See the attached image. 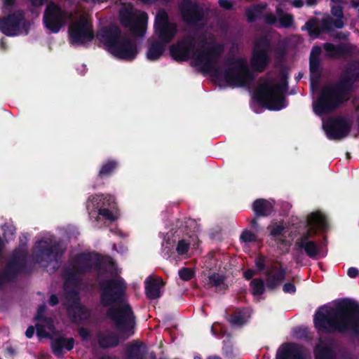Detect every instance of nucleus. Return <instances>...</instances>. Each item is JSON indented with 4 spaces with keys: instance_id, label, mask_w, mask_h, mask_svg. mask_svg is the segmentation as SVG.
Masks as SVG:
<instances>
[{
    "instance_id": "1",
    "label": "nucleus",
    "mask_w": 359,
    "mask_h": 359,
    "mask_svg": "<svg viewBox=\"0 0 359 359\" xmlns=\"http://www.w3.org/2000/svg\"><path fill=\"white\" fill-rule=\"evenodd\" d=\"M100 304L108 308L106 316L114 327L127 337L135 333V316L129 304H123L127 284L123 278H108L100 281Z\"/></svg>"
},
{
    "instance_id": "2",
    "label": "nucleus",
    "mask_w": 359,
    "mask_h": 359,
    "mask_svg": "<svg viewBox=\"0 0 359 359\" xmlns=\"http://www.w3.org/2000/svg\"><path fill=\"white\" fill-rule=\"evenodd\" d=\"M313 324L318 334L339 332L359 336V303L343 298L334 307L322 306L313 316Z\"/></svg>"
},
{
    "instance_id": "3",
    "label": "nucleus",
    "mask_w": 359,
    "mask_h": 359,
    "mask_svg": "<svg viewBox=\"0 0 359 359\" xmlns=\"http://www.w3.org/2000/svg\"><path fill=\"white\" fill-rule=\"evenodd\" d=\"M359 81V61L348 62L337 81L323 87L313 104V111L322 116L334 111L348 101L354 84Z\"/></svg>"
},
{
    "instance_id": "4",
    "label": "nucleus",
    "mask_w": 359,
    "mask_h": 359,
    "mask_svg": "<svg viewBox=\"0 0 359 359\" xmlns=\"http://www.w3.org/2000/svg\"><path fill=\"white\" fill-rule=\"evenodd\" d=\"M96 36L115 57L129 61L137 57L138 50L136 42L123 33L116 25L110 24L102 27L98 30Z\"/></svg>"
},
{
    "instance_id": "5",
    "label": "nucleus",
    "mask_w": 359,
    "mask_h": 359,
    "mask_svg": "<svg viewBox=\"0 0 359 359\" xmlns=\"http://www.w3.org/2000/svg\"><path fill=\"white\" fill-rule=\"evenodd\" d=\"M308 229L303 232L295 242L297 250L304 251L305 254L313 259L324 257L325 254L323 252L321 241L311 240L318 231H325L328 227L325 216L320 212L311 213L307 217Z\"/></svg>"
},
{
    "instance_id": "6",
    "label": "nucleus",
    "mask_w": 359,
    "mask_h": 359,
    "mask_svg": "<svg viewBox=\"0 0 359 359\" xmlns=\"http://www.w3.org/2000/svg\"><path fill=\"white\" fill-rule=\"evenodd\" d=\"M102 269L103 260L99 253L79 252L69 261V265L62 269L65 284L77 285L80 281V276L89 273L93 269L100 271Z\"/></svg>"
},
{
    "instance_id": "7",
    "label": "nucleus",
    "mask_w": 359,
    "mask_h": 359,
    "mask_svg": "<svg viewBox=\"0 0 359 359\" xmlns=\"http://www.w3.org/2000/svg\"><path fill=\"white\" fill-rule=\"evenodd\" d=\"M288 72L282 68L280 71V81L276 84L264 83L257 90L255 98L262 105L269 110H280L285 107L284 93L288 88Z\"/></svg>"
},
{
    "instance_id": "8",
    "label": "nucleus",
    "mask_w": 359,
    "mask_h": 359,
    "mask_svg": "<svg viewBox=\"0 0 359 359\" xmlns=\"http://www.w3.org/2000/svg\"><path fill=\"white\" fill-rule=\"evenodd\" d=\"M266 275V287L269 291L276 290L284 281L286 277V269L281 262L275 261L269 264L264 272ZM252 294L259 296L265 292L264 281L262 278H254L250 282Z\"/></svg>"
},
{
    "instance_id": "9",
    "label": "nucleus",
    "mask_w": 359,
    "mask_h": 359,
    "mask_svg": "<svg viewBox=\"0 0 359 359\" xmlns=\"http://www.w3.org/2000/svg\"><path fill=\"white\" fill-rule=\"evenodd\" d=\"M224 50V45L216 42L208 46H202L201 48L196 49L194 61H192L191 64L194 66H201L202 70L205 72H214V75L218 76L220 71L215 66Z\"/></svg>"
},
{
    "instance_id": "10",
    "label": "nucleus",
    "mask_w": 359,
    "mask_h": 359,
    "mask_svg": "<svg viewBox=\"0 0 359 359\" xmlns=\"http://www.w3.org/2000/svg\"><path fill=\"white\" fill-rule=\"evenodd\" d=\"M230 65L224 69L223 76L225 82L231 87H245L251 84L255 80L253 73L248 65L241 59L228 60Z\"/></svg>"
},
{
    "instance_id": "11",
    "label": "nucleus",
    "mask_w": 359,
    "mask_h": 359,
    "mask_svg": "<svg viewBox=\"0 0 359 359\" xmlns=\"http://www.w3.org/2000/svg\"><path fill=\"white\" fill-rule=\"evenodd\" d=\"M65 252L62 243L55 241L52 243L49 239H41L36 242L34 246V256L37 262H58Z\"/></svg>"
},
{
    "instance_id": "12",
    "label": "nucleus",
    "mask_w": 359,
    "mask_h": 359,
    "mask_svg": "<svg viewBox=\"0 0 359 359\" xmlns=\"http://www.w3.org/2000/svg\"><path fill=\"white\" fill-rule=\"evenodd\" d=\"M119 21L133 35L142 36L147 30L148 15L145 12H140L137 15L130 8H123L119 12Z\"/></svg>"
},
{
    "instance_id": "13",
    "label": "nucleus",
    "mask_w": 359,
    "mask_h": 359,
    "mask_svg": "<svg viewBox=\"0 0 359 359\" xmlns=\"http://www.w3.org/2000/svg\"><path fill=\"white\" fill-rule=\"evenodd\" d=\"M154 29L158 41L166 44L172 41L177 33L176 24L170 22L168 14L163 8L156 15Z\"/></svg>"
},
{
    "instance_id": "14",
    "label": "nucleus",
    "mask_w": 359,
    "mask_h": 359,
    "mask_svg": "<svg viewBox=\"0 0 359 359\" xmlns=\"http://www.w3.org/2000/svg\"><path fill=\"white\" fill-rule=\"evenodd\" d=\"M66 300L65 306L72 322L78 323L81 320H88L90 317V310L81 304L79 294L76 290L72 289L66 292Z\"/></svg>"
},
{
    "instance_id": "15",
    "label": "nucleus",
    "mask_w": 359,
    "mask_h": 359,
    "mask_svg": "<svg viewBox=\"0 0 359 359\" xmlns=\"http://www.w3.org/2000/svg\"><path fill=\"white\" fill-rule=\"evenodd\" d=\"M22 22V29L25 34H27L30 25L25 20V13L22 10L0 17V32L8 36H17L20 33V25Z\"/></svg>"
},
{
    "instance_id": "16",
    "label": "nucleus",
    "mask_w": 359,
    "mask_h": 359,
    "mask_svg": "<svg viewBox=\"0 0 359 359\" xmlns=\"http://www.w3.org/2000/svg\"><path fill=\"white\" fill-rule=\"evenodd\" d=\"M196 41L194 36L187 34L170 47V55L177 62L194 61Z\"/></svg>"
},
{
    "instance_id": "17",
    "label": "nucleus",
    "mask_w": 359,
    "mask_h": 359,
    "mask_svg": "<svg viewBox=\"0 0 359 359\" xmlns=\"http://www.w3.org/2000/svg\"><path fill=\"white\" fill-rule=\"evenodd\" d=\"M270 42L262 37L256 41L250 58L252 69L256 72H263L270 63Z\"/></svg>"
},
{
    "instance_id": "18",
    "label": "nucleus",
    "mask_w": 359,
    "mask_h": 359,
    "mask_svg": "<svg viewBox=\"0 0 359 359\" xmlns=\"http://www.w3.org/2000/svg\"><path fill=\"white\" fill-rule=\"evenodd\" d=\"M65 11L55 2H49L43 16V22L46 28L52 33H57L65 24Z\"/></svg>"
},
{
    "instance_id": "19",
    "label": "nucleus",
    "mask_w": 359,
    "mask_h": 359,
    "mask_svg": "<svg viewBox=\"0 0 359 359\" xmlns=\"http://www.w3.org/2000/svg\"><path fill=\"white\" fill-rule=\"evenodd\" d=\"M351 123L344 117L337 116L330 118L323 124L326 136L331 140H341L350 133Z\"/></svg>"
},
{
    "instance_id": "20",
    "label": "nucleus",
    "mask_w": 359,
    "mask_h": 359,
    "mask_svg": "<svg viewBox=\"0 0 359 359\" xmlns=\"http://www.w3.org/2000/svg\"><path fill=\"white\" fill-rule=\"evenodd\" d=\"M179 9L182 19L187 25L196 26L204 18L203 8L196 1L182 0Z\"/></svg>"
},
{
    "instance_id": "21",
    "label": "nucleus",
    "mask_w": 359,
    "mask_h": 359,
    "mask_svg": "<svg viewBox=\"0 0 359 359\" xmlns=\"http://www.w3.org/2000/svg\"><path fill=\"white\" fill-rule=\"evenodd\" d=\"M69 41L74 45H83L95 37L91 25L86 20H81L69 28Z\"/></svg>"
},
{
    "instance_id": "22",
    "label": "nucleus",
    "mask_w": 359,
    "mask_h": 359,
    "mask_svg": "<svg viewBox=\"0 0 359 359\" xmlns=\"http://www.w3.org/2000/svg\"><path fill=\"white\" fill-rule=\"evenodd\" d=\"M27 257L25 252L15 253L11 259L7 263L4 272L0 271V287L18 273H23L27 267Z\"/></svg>"
},
{
    "instance_id": "23",
    "label": "nucleus",
    "mask_w": 359,
    "mask_h": 359,
    "mask_svg": "<svg viewBox=\"0 0 359 359\" xmlns=\"http://www.w3.org/2000/svg\"><path fill=\"white\" fill-rule=\"evenodd\" d=\"M306 348L300 344L285 342L276 351L275 359H306Z\"/></svg>"
},
{
    "instance_id": "24",
    "label": "nucleus",
    "mask_w": 359,
    "mask_h": 359,
    "mask_svg": "<svg viewBox=\"0 0 359 359\" xmlns=\"http://www.w3.org/2000/svg\"><path fill=\"white\" fill-rule=\"evenodd\" d=\"M117 208L114 196L109 194H95L88 197L86 208L90 210L102 208Z\"/></svg>"
},
{
    "instance_id": "25",
    "label": "nucleus",
    "mask_w": 359,
    "mask_h": 359,
    "mask_svg": "<svg viewBox=\"0 0 359 359\" xmlns=\"http://www.w3.org/2000/svg\"><path fill=\"white\" fill-rule=\"evenodd\" d=\"M149 348L145 343L134 340L127 344L125 353L126 359H146Z\"/></svg>"
},
{
    "instance_id": "26",
    "label": "nucleus",
    "mask_w": 359,
    "mask_h": 359,
    "mask_svg": "<svg viewBox=\"0 0 359 359\" xmlns=\"http://www.w3.org/2000/svg\"><path fill=\"white\" fill-rule=\"evenodd\" d=\"M314 359H336L332 341L320 338L314 348Z\"/></svg>"
},
{
    "instance_id": "27",
    "label": "nucleus",
    "mask_w": 359,
    "mask_h": 359,
    "mask_svg": "<svg viewBox=\"0 0 359 359\" xmlns=\"http://www.w3.org/2000/svg\"><path fill=\"white\" fill-rule=\"evenodd\" d=\"M251 312L249 308L238 307L234 311L226 316L227 321L233 327H242L247 323L250 318Z\"/></svg>"
},
{
    "instance_id": "28",
    "label": "nucleus",
    "mask_w": 359,
    "mask_h": 359,
    "mask_svg": "<svg viewBox=\"0 0 359 359\" xmlns=\"http://www.w3.org/2000/svg\"><path fill=\"white\" fill-rule=\"evenodd\" d=\"M252 208L256 217H268L274 211V201L257 198L253 202Z\"/></svg>"
},
{
    "instance_id": "29",
    "label": "nucleus",
    "mask_w": 359,
    "mask_h": 359,
    "mask_svg": "<svg viewBox=\"0 0 359 359\" xmlns=\"http://www.w3.org/2000/svg\"><path fill=\"white\" fill-rule=\"evenodd\" d=\"M145 294L150 300H154L161 297V288L165 285L162 278H148L145 280Z\"/></svg>"
},
{
    "instance_id": "30",
    "label": "nucleus",
    "mask_w": 359,
    "mask_h": 359,
    "mask_svg": "<svg viewBox=\"0 0 359 359\" xmlns=\"http://www.w3.org/2000/svg\"><path fill=\"white\" fill-rule=\"evenodd\" d=\"M119 167V162L116 159L109 158L102 162L97 172V177L100 180L108 179L111 177Z\"/></svg>"
},
{
    "instance_id": "31",
    "label": "nucleus",
    "mask_w": 359,
    "mask_h": 359,
    "mask_svg": "<svg viewBox=\"0 0 359 359\" xmlns=\"http://www.w3.org/2000/svg\"><path fill=\"white\" fill-rule=\"evenodd\" d=\"M309 70L311 85H317L321 77L320 62L319 57L311 55L309 57Z\"/></svg>"
},
{
    "instance_id": "32",
    "label": "nucleus",
    "mask_w": 359,
    "mask_h": 359,
    "mask_svg": "<svg viewBox=\"0 0 359 359\" xmlns=\"http://www.w3.org/2000/svg\"><path fill=\"white\" fill-rule=\"evenodd\" d=\"M166 43L155 40L152 41L147 52V58L149 61H156L161 58L165 50Z\"/></svg>"
},
{
    "instance_id": "33",
    "label": "nucleus",
    "mask_w": 359,
    "mask_h": 359,
    "mask_svg": "<svg viewBox=\"0 0 359 359\" xmlns=\"http://www.w3.org/2000/svg\"><path fill=\"white\" fill-rule=\"evenodd\" d=\"M323 48L326 51L327 55L331 57H339L348 55L351 51L348 47L344 44L334 45L332 43H325Z\"/></svg>"
},
{
    "instance_id": "34",
    "label": "nucleus",
    "mask_w": 359,
    "mask_h": 359,
    "mask_svg": "<svg viewBox=\"0 0 359 359\" xmlns=\"http://www.w3.org/2000/svg\"><path fill=\"white\" fill-rule=\"evenodd\" d=\"M74 340L73 338L59 337L52 343L53 353L59 355L64 349L71 351L74 348Z\"/></svg>"
},
{
    "instance_id": "35",
    "label": "nucleus",
    "mask_w": 359,
    "mask_h": 359,
    "mask_svg": "<svg viewBox=\"0 0 359 359\" xmlns=\"http://www.w3.org/2000/svg\"><path fill=\"white\" fill-rule=\"evenodd\" d=\"M98 345L103 348L116 347L119 344L118 337L114 334H100L97 337Z\"/></svg>"
},
{
    "instance_id": "36",
    "label": "nucleus",
    "mask_w": 359,
    "mask_h": 359,
    "mask_svg": "<svg viewBox=\"0 0 359 359\" xmlns=\"http://www.w3.org/2000/svg\"><path fill=\"white\" fill-rule=\"evenodd\" d=\"M266 7V4H257L248 8L245 11V15L249 22H254L257 20Z\"/></svg>"
},
{
    "instance_id": "37",
    "label": "nucleus",
    "mask_w": 359,
    "mask_h": 359,
    "mask_svg": "<svg viewBox=\"0 0 359 359\" xmlns=\"http://www.w3.org/2000/svg\"><path fill=\"white\" fill-rule=\"evenodd\" d=\"M223 353L226 358H233L238 357L237 351H234L233 342L231 339V335L229 334L226 339L223 341Z\"/></svg>"
},
{
    "instance_id": "38",
    "label": "nucleus",
    "mask_w": 359,
    "mask_h": 359,
    "mask_svg": "<svg viewBox=\"0 0 359 359\" xmlns=\"http://www.w3.org/2000/svg\"><path fill=\"white\" fill-rule=\"evenodd\" d=\"M308 31L309 35L317 38L322 33V29L317 25L316 19L309 20L304 25Z\"/></svg>"
},
{
    "instance_id": "39",
    "label": "nucleus",
    "mask_w": 359,
    "mask_h": 359,
    "mask_svg": "<svg viewBox=\"0 0 359 359\" xmlns=\"http://www.w3.org/2000/svg\"><path fill=\"white\" fill-rule=\"evenodd\" d=\"M192 237H190L189 238H191ZM191 245V243L190 241V239H181L177 242V246H176V252L180 256H183L187 254V252L189 250L190 246Z\"/></svg>"
},
{
    "instance_id": "40",
    "label": "nucleus",
    "mask_w": 359,
    "mask_h": 359,
    "mask_svg": "<svg viewBox=\"0 0 359 359\" xmlns=\"http://www.w3.org/2000/svg\"><path fill=\"white\" fill-rule=\"evenodd\" d=\"M117 210V208H102L97 210L98 215L102 216L105 220L110 222H114L116 219V217L114 213Z\"/></svg>"
},
{
    "instance_id": "41",
    "label": "nucleus",
    "mask_w": 359,
    "mask_h": 359,
    "mask_svg": "<svg viewBox=\"0 0 359 359\" xmlns=\"http://www.w3.org/2000/svg\"><path fill=\"white\" fill-rule=\"evenodd\" d=\"M287 48L285 45L279 46L275 49V62L277 65H282L285 60Z\"/></svg>"
},
{
    "instance_id": "42",
    "label": "nucleus",
    "mask_w": 359,
    "mask_h": 359,
    "mask_svg": "<svg viewBox=\"0 0 359 359\" xmlns=\"http://www.w3.org/2000/svg\"><path fill=\"white\" fill-rule=\"evenodd\" d=\"M226 277L218 273H213L208 276L209 283L215 287H219L224 283Z\"/></svg>"
},
{
    "instance_id": "43",
    "label": "nucleus",
    "mask_w": 359,
    "mask_h": 359,
    "mask_svg": "<svg viewBox=\"0 0 359 359\" xmlns=\"http://www.w3.org/2000/svg\"><path fill=\"white\" fill-rule=\"evenodd\" d=\"M292 334L297 339H308L309 338V332L307 327H297L293 329Z\"/></svg>"
},
{
    "instance_id": "44",
    "label": "nucleus",
    "mask_w": 359,
    "mask_h": 359,
    "mask_svg": "<svg viewBox=\"0 0 359 359\" xmlns=\"http://www.w3.org/2000/svg\"><path fill=\"white\" fill-rule=\"evenodd\" d=\"M178 275L182 280L189 281L193 278L194 271L190 268L183 267L179 270Z\"/></svg>"
},
{
    "instance_id": "45",
    "label": "nucleus",
    "mask_w": 359,
    "mask_h": 359,
    "mask_svg": "<svg viewBox=\"0 0 359 359\" xmlns=\"http://www.w3.org/2000/svg\"><path fill=\"white\" fill-rule=\"evenodd\" d=\"M240 240L245 243L256 242L257 237L255 233L249 230H245L240 236Z\"/></svg>"
},
{
    "instance_id": "46",
    "label": "nucleus",
    "mask_w": 359,
    "mask_h": 359,
    "mask_svg": "<svg viewBox=\"0 0 359 359\" xmlns=\"http://www.w3.org/2000/svg\"><path fill=\"white\" fill-rule=\"evenodd\" d=\"M279 22L282 27L289 28L294 22V18L292 14L283 15L279 18Z\"/></svg>"
},
{
    "instance_id": "47",
    "label": "nucleus",
    "mask_w": 359,
    "mask_h": 359,
    "mask_svg": "<svg viewBox=\"0 0 359 359\" xmlns=\"http://www.w3.org/2000/svg\"><path fill=\"white\" fill-rule=\"evenodd\" d=\"M256 267L259 271H262L266 269V257L263 255H259L255 260Z\"/></svg>"
},
{
    "instance_id": "48",
    "label": "nucleus",
    "mask_w": 359,
    "mask_h": 359,
    "mask_svg": "<svg viewBox=\"0 0 359 359\" xmlns=\"http://www.w3.org/2000/svg\"><path fill=\"white\" fill-rule=\"evenodd\" d=\"M268 229H270V235L273 237L281 236L284 232L283 226L280 224H276L273 226H269Z\"/></svg>"
},
{
    "instance_id": "49",
    "label": "nucleus",
    "mask_w": 359,
    "mask_h": 359,
    "mask_svg": "<svg viewBox=\"0 0 359 359\" xmlns=\"http://www.w3.org/2000/svg\"><path fill=\"white\" fill-rule=\"evenodd\" d=\"M36 335L40 338H47L50 336L49 333L46 332L45 325L43 324L37 323L35 326Z\"/></svg>"
},
{
    "instance_id": "50",
    "label": "nucleus",
    "mask_w": 359,
    "mask_h": 359,
    "mask_svg": "<svg viewBox=\"0 0 359 359\" xmlns=\"http://www.w3.org/2000/svg\"><path fill=\"white\" fill-rule=\"evenodd\" d=\"M322 31L331 32L333 29L332 19L329 18L323 19L321 23Z\"/></svg>"
},
{
    "instance_id": "51",
    "label": "nucleus",
    "mask_w": 359,
    "mask_h": 359,
    "mask_svg": "<svg viewBox=\"0 0 359 359\" xmlns=\"http://www.w3.org/2000/svg\"><path fill=\"white\" fill-rule=\"evenodd\" d=\"M46 311V306L45 304L40 305L39 306V308L37 309V312H36V316L34 318V320L39 322V321H41L44 318H46V317L45 315Z\"/></svg>"
},
{
    "instance_id": "52",
    "label": "nucleus",
    "mask_w": 359,
    "mask_h": 359,
    "mask_svg": "<svg viewBox=\"0 0 359 359\" xmlns=\"http://www.w3.org/2000/svg\"><path fill=\"white\" fill-rule=\"evenodd\" d=\"M331 13L333 16L336 18H343V7L340 4L332 6Z\"/></svg>"
},
{
    "instance_id": "53",
    "label": "nucleus",
    "mask_w": 359,
    "mask_h": 359,
    "mask_svg": "<svg viewBox=\"0 0 359 359\" xmlns=\"http://www.w3.org/2000/svg\"><path fill=\"white\" fill-rule=\"evenodd\" d=\"M43 325H45V327H46L50 331H52L54 330L55 326L53 324V320L52 318L46 316L43 319H42L41 321Z\"/></svg>"
},
{
    "instance_id": "54",
    "label": "nucleus",
    "mask_w": 359,
    "mask_h": 359,
    "mask_svg": "<svg viewBox=\"0 0 359 359\" xmlns=\"http://www.w3.org/2000/svg\"><path fill=\"white\" fill-rule=\"evenodd\" d=\"M283 290L285 293L294 294L296 292V287L292 283H286L283 286Z\"/></svg>"
},
{
    "instance_id": "55",
    "label": "nucleus",
    "mask_w": 359,
    "mask_h": 359,
    "mask_svg": "<svg viewBox=\"0 0 359 359\" xmlns=\"http://www.w3.org/2000/svg\"><path fill=\"white\" fill-rule=\"evenodd\" d=\"M78 333L83 340H88L90 337V333L89 330L83 327H79Z\"/></svg>"
},
{
    "instance_id": "56",
    "label": "nucleus",
    "mask_w": 359,
    "mask_h": 359,
    "mask_svg": "<svg viewBox=\"0 0 359 359\" xmlns=\"http://www.w3.org/2000/svg\"><path fill=\"white\" fill-rule=\"evenodd\" d=\"M219 6L225 10H231L233 8V3L229 0H219Z\"/></svg>"
},
{
    "instance_id": "57",
    "label": "nucleus",
    "mask_w": 359,
    "mask_h": 359,
    "mask_svg": "<svg viewBox=\"0 0 359 359\" xmlns=\"http://www.w3.org/2000/svg\"><path fill=\"white\" fill-rule=\"evenodd\" d=\"M264 21L268 25H273L276 22V17L272 13H267L264 15Z\"/></svg>"
},
{
    "instance_id": "58",
    "label": "nucleus",
    "mask_w": 359,
    "mask_h": 359,
    "mask_svg": "<svg viewBox=\"0 0 359 359\" xmlns=\"http://www.w3.org/2000/svg\"><path fill=\"white\" fill-rule=\"evenodd\" d=\"M348 276L351 278H355L359 276V270L355 267H350L347 271Z\"/></svg>"
},
{
    "instance_id": "59",
    "label": "nucleus",
    "mask_w": 359,
    "mask_h": 359,
    "mask_svg": "<svg viewBox=\"0 0 359 359\" xmlns=\"http://www.w3.org/2000/svg\"><path fill=\"white\" fill-rule=\"evenodd\" d=\"M256 274V271L254 269H248L243 273V277L247 280H250Z\"/></svg>"
},
{
    "instance_id": "60",
    "label": "nucleus",
    "mask_w": 359,
    "mask_h": 359,
    "mask_svg": "<svg viewBox=\"0 0 359 359\" xmlns=\"http://www.w3.org/2000/svg\"><path fill=\"white\" fill-rule=\"evenodd\" d=\"M343 18H337V19L333 20L332 19V25L333 27L337 28V29H341L344 27V23L342 20Z\"/></svg>"
},
{
    "instance_id": "61",
    "label": "nucleus",
    "mask_w": 359,
    "mask_h": 359,
    "mask_svg": "<svg viewBox=\"0 0 359 359\" xmlns=\"http://www.w3.org/2000/svg\"><path fill=\"white\" fill-rule=\"evenodd\" d=\"M49 304L51 306H55L59 303V299L57 296L55 294L50 295L48 301Z\"/></svg>"
},
{
    "instance_id": "62",
    "label": "nucleus",
    "mask_w": 359,
    "mask_h": 359,
    "mask_svg": "<svg viewBox=\"0 0 359 359\" xmlns=\"http://www.w3.org/2000/svg\"><path fill=\"white\" fill-rule=\"evenodd\" d=\"M34 331H35V328L34 326H32V325L29 326L25 332V336L28 339H31L34 334Z\"/></svg>"
},
{
    "instance_id": "63",
    "label": "nucleus",
    "mask_w": 359,
    "mask_h": 359,
    "mask_svg": "<svg viewBox=\"0 0 359 359\" xmlns=\"http://www.w3.org/2000/svg\"><path fill=\"white\" fill-rule=\"evenodd\" d=\"M163 252L168 257H171L175 254L173 250L167 246L163 248Z\"/></svg>"
},
{
    "instance_id": "64",
    "label": "nucleus",
    "mask_w": 359,
    "mask_h": 359,
    "mask_svg": "<svg viewBox=\"0 0 359 359\" xmlns=\"http://www.w3.org/2000/svg\"><path fill=\"white\" fill-rule=\"evenodd\" d=\"M34 7H39L44 4L46 0H29Z\"/></svg>"
}]
</instances>
